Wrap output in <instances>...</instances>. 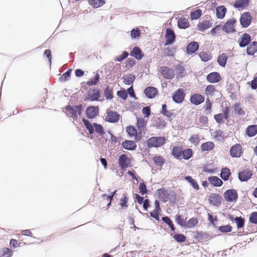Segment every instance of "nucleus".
Returning a JSON list of instances; mask_svg holds the SVG:
<instances>
[{"label":"nucleus","mask_w":257,"mask_h":257,"mask_svg":"<svg viewBox=\"0 0 257 257\" xmlns=\"http://www.w3.org/2000/svg\"><path fill=\"white\" fill-rule=\"evenodd\" d=\"M82 120L90 134H93L94 131L101 136L104 134L103 127L100 124L95 123L92 124L90 123L88 120L84 118H83Z\"/></svg>","instance_id":"nucleus-1"},{"label":"nucleus","mask_w":257,"mask_h":257,"mask_svg":"<svg viewBox=\"0 0 257 257\" xmlns=\"http://www.w3.org/2000/svg\"><path fill=\"white\" fill-rule=\"evenodd\" d=\"M166 142V139L162 137H154L150 138L147 142L149 147L158 148L161 147Z\"/></svg>","instance_id":"nucleus-2"},{"label":"nucleus","mask_w":257,"mask_h":257,"mask_svg":"<svg viewBox=\"0 0 257 257\" xmlns=\"http://www.w3.org/2000/svg\"><path fill=\"white\" fill-rule=\"evenodd\" d=\"M81 108V105L75 106L74 107L69 106L66 108L68 114H71V116L74 118H77L78 115L80 114Z\"/></svg>","instance_id":"nucleus-3"},{"label":"nucleus","mask_w":257,"mask_h":257,"mask_svg":"<svg viewBox=\"0 0 257 257\" xmlns=\"http://www.w3.org/2000/svg\"><path fill=\"white\" fill-rule=\"evenodd\" d=\"M160 72L164 78L168 79H171L174 77V71L167 67L163 66L160 68Z\"/></svg>","instance_id":"nucleus-4"},{"label":"nucleus","mask_w":257,"mask_h":257,"mask_svg":"<svg viewBox=\"0 0 257 257\" xmlns=\"http://www.w3.org/2000/svg\"><path fill=\"white\" fill-rule=\"evenodd\" d=\"M251 19V15L249 13H243L240 18L241 25L244 28L247 27L250 23Z\"/></svg>","instance_id":"nucleus-5"},{"label":"nucleus","mask_w":257,"mask_h":257,"mask_svg":"<svg viewBox=\"0 0 257 257\" xmlns=\"http://www.w3.org/2000/svg\"><path fill=\"white\" fill-rule=\"evenodd\" d=\"M185 97L184 90L182 88L178 89L173 96V100L176 103H181Z\"/></svg>","instance_id":"nucleus-6"},{"label":"nucleus","mask_w":257,"mask_h":257,"mask_svg":"<svg viewBox=\"0 0 257 257\" xmlns=\"http://www.w3.org/2000/svg\"><path fill=\"white\" fill-rule=\"evenodd\" d=\"M105 119L107 121L114 123L119 120V115L115 112L108 111Z\"/></svg>","instance_id":"nucleus-7"},{"label":"nucleus","mask_w":257,"mask_h":257,"mask_svg":"<svg viewBox=\"0 0 257 257\" xmlns=\"http://www.w3.org/2000/svg\"><path fill=\"white\" fill-rule=\"evenodd\" d=\"M225 200L227 201L232 202L237 197V194L234 190H228L224 194Z\"/></svg>","instance_id":"nucleus-8"},{"label":"nucleus","mask_w":257,"mask_h":257,"mask_svg":"<svg viewBox=\"0 0 257 257\" xmlns=\"http://www.w3.org/2000/svg\"><path fill=\"white\" fill-rule=\"evenodd\" d=\"M166 43L165 45L173 44L175 39V35L174 32L171 29H167L166 33Z\"/></svg>","instance_id":"nucleus-9"},{"label":"nucleus","mask_w":257,"mask_h":257,"mask_svg":"<svg viewBox=\"0 0 257 257\" xmlns=\"http://www.w3.org/2000/svg\"><path fill=\"white\" fill-rule=\"evenodd\" d=\"M130 163V160L126 155L123 154L119 156L118 164L122 169H126Z\"/></svg>","instance_id":"nucleus-10"},{"label":"nucleus","mask_w":257,"mask_h":257,"mask_svg":"<svg viewBox=\"0 0 257 257\" xmlns=\"http://www.w3.org/2000/svg\"><path fill=\"white\" fill-rule=\"evenodd\" d=\"M98 108L97 106H89L86 109V114L88 118H93L98 114Z\"/></svg>","instance_id":"nucleus-11"},{"label":"nucleus","mask_w":257,"mask_h":257,"mask_svg":"<svg viewBox=\"0 0 257 257\" xmlns=\"http://www.w3.org/2000/svg\"><path fill=\"white\" fill-rule=\"evenodd\" d=\"M235 20L233 19L229 20L224 25L223 27V31L227 33H229L234 31V24Z\"/></svg>","instance_id":"nucleus-12"},{"label":"nucleus","mask_w":257,"mask_h":257,"mask_svg":"<svg viewBox=\"0 0 257 257\" xmlns=\"http://www.w3.org/2000/svg\"><path fill=\"white\" fill-rule=\"evenodd\" d=\"M241 147L240 145L233 146L230 150V155L233 157H239L240 156Z\"/></svg>","instance_id":"nucleus-13"},{"label":"nucleus","mask_w":257,"mask_h":257,"mask_svg":"<svg viewBox=\"0 0 257 257\" xmlns=\"http://www.w3.org/2000/svg\"><path fill=\"white\" fill-rule=\"evenodd\" d=\"M156 194L158 198L164 202H166L168 200L169 194L165 189L163 188L158 189Z\"/></svg>","instance_id":"nucleus-14"},{"label":"nucleus","mask_w":257,"mask_h":257,"mask_svg":"<svg viewBox=\"0 0 257 257\" xmlns=\"http://www.w3.org/2000/svg\"><path fill=\"white\" fill-rule=\"evenodd\" d=\"M146 95L149 98L155 97L157 93V89L154 87H148L144 91Z\"/></svg>","instance_id":"nucleus-15"},{"label":"nucleus","mask_w":257,"mask_h":257,"mask_svg":"<svg viewBox=\"0 0 257 257\" xmlns=\"http://www.w3.org/2000/svg\"><path fill=\"white\" fill-rule=\"evenodd\" d=\"M220 76L217 72H212L207 76V80L211 83H216L220 80Z\"/></svg>","instance_id":"nucleus-16"},{"label":"nucleus","mask_w":257,"mask_h":257,"mask_svg":"<svg viewBox=\"0 0 257 257\" xmlns=\"http://www.w3.org/2000/svg\"><path fill=\"white\" fill-rule=\"evenodd\" d=\"M204 100V97L200 94L193 95L190 98V101L195 105H198Z\"/></svg>","instance_id":"nucleus-17"},{"label":"nucleus","mask_w":257,"mask_h":257,"mask_svg":"<svg viewBox=\"0 0 257 257\" xmlns=\"http://www.w3.org/2000/svg\"><path fill=\"white\" fill-rule=\"evenodd\" d=\"M251 175L250 171L245 170L239 173L238 178L241 181H245L249 179Z\"/></svg>","instance_id":"nucleus-18"},{"label":"nucleus","mask_w":257,"mask_h":257,"mask_svg":"<svg viewBox=\"0 0 257 257\" xmlns=\"http://www.w3.org/2000/svg\"><path fill=\"white\" fill-rule=\"evenodd\" d=\"M250 41V37L247 34H244L239 40V46L241 47L246 46Z\"/></svg>","instance_id":"nucleus-19"},{"label":"nucleus","mask_w":257,"mask_h":257,"mask_svg":"<svg viewBox=\"0 0 257 257\" xmlns=\"http://www.w3.org/2000/svg\"><path fill=\"white\" fill-rule=\"evenodd\" d=\"M198 48L199 45L197 42H191L187 47V52L188 54H193L198 50Z\"/></svg>","instance_id":"nucleus-20"},{"label":"nucleus","mask_w":257,"mask_h":257,"mask_svg":"<svg viewBox=\"0 0 257 257\" xmlns=\"http://www.w3.org/2000/svg\"><path fill=\"white\" fill-rule=\"evenodd\" d=\"M210 202L214 206H218L221 203V197L218 195L212 194L209 197Z\"/></svg>","instance_id":"nucleus-21"},{"label":"nucleus","mask_w":257,"mask_h":257,"mask_svg":"<svg viewBox=\"0 0 257 257\" xmlns=\"http://www.w3.org/2000/svg\"><path fill=\"white\" fill-rule=\"evenodd\" d=\"M99 96V91L94 89L89 92L87 99H90L92 101H95L98 100Z\"/></svg>","instance_id":"nucleus-22"},{"label":"nucleus","mask_w":257,"mask_h":257,"mask_svg":"<svg viewBox=\"0 0 257 257\" xmlns=\"http://www.w3.org/2000/svg\"><path fill=\"white\" fill-rule=\"evenodd\" d=\"M123 147L128 150H134L136 148V145L133 141H126L122 143Z\"/></svg>","instance_id":"nucleus-23"},{"label":"nucleus","mask_w":257,"mask_h":257,"mask_svg":"<svg viewBox=\"0 0 257 257\" xmlns=\"http://www.w3.org/2000/svg\"><path fill=\"white\" fill-rule=\"evenodd\" d=\"M216 16L219 19H222L224 17L226 12V9L224 6H219L216 9Z\"/></svg>","instance_id":"nucleus-24"},{"label":"nucleus","mask_w":257,"mask_h":257,"mask_svg":"<svg viewBox=\"0 0 257 257\" xmlns=\"http://www.w3.org/2000/svg\"><path fill=\"white\" fill-rule=\"evenodd\" d=\"M209 182L215 186H220L222 184L221 179L216 176H212L208 178Z\"/></svg>","instance_id":"nucleus-25"},{"label":"nucleus","mask_w":257,"mask_h":257,"mask_svg":"<svg viewBox=\"0 0 257 257\" xmlns=\"http://www.w3.org/2000/svg\"><path fill=\"white\" fill-rule=\"evenodd\" d=\"M257 51V42H253L247 48L246 52L248 55H252Z\"/></svg>","instance_id":"nucleus-26"},{"label":"nucleus","mask_w":257,"mask_h":257,"mask_svg":"<svg viewBox=\"0 0 257 257\" xmlns=\"http://www.w3.org/2000/svg\"><path fill=\"white\" fill-rule=\"evenodd\" d=\"M131 55L138 59H141L143 57L141 50L138 47L134 48Z\"/></svg>","instance_id":"nucleus-27"},{"label":"nucleus","mask_w":257,"mask_h":257,"mask_svg":"<svg viewBox=\"0 0 257 257\" xmlns=\"http://www.w3.org/2000/svg\"><path fill=\"white\" fill-rule=\"evenodd\" d=\"M178 26L180 29H186L189 26V22L186 18L180 19L178 20Z\"/></svg>","instance_id":"nucleus-28"},{"label":"nucleus","mask_w":257,"mask_h":257,"mask_svg":"<svg viewBox=\"0 0 257 257\" xmlns=\"http://www.w3.org/2000/svg\"><path fill=\"white\" fill-rule=\"evenodd\" d=\"M246 133L249 137H253L255 136L257 133V125H252L248 126Z\"/></svg>","instance_id":"nucleus-29"},{"label":"nucleus","mask_w":257,"mask_h":257,"mask_svg":"<svg viewBox=\"0 0 257 257\" xmlns=\"http://www.w3.org/2000/svg\"><path fill=\"white\" fill-rule=\"evenodd\" d=\"M248 3V0H236L234 4V7L243 9L247 5Z\"/></svg>","instance_id":"nucleus-30"},{"label":"nucleus","mask_w":257,"mask_h":257,"mask_svg":"<svg viewBox=\"0 0 257 257\" xmlns=\"http://www.w3.org/2000/svg\"><path fill=\"white\" fill-rule=\"evenodd\" d=\"M182 151L183 150L180 147H175L173 149L172 154L177 158L181 159L182 158Z\"/></svg>","instance_id":"nucleus-31"},{"label":"nucleus","mask_w":257,"mask_h":257,"mask_svg":"<svg viewBox=\"0 0 257 257\" xmlns=\"http://www.w3.org/2000/svg\"><path fill=\"white\" fill-rule=\"evenodd\" d=\"M211 26L210 23L208 21H205L202 23H199L198 25V30L200 31H203L205 29L210 28Z\"/></svg>","instance_id":"nucleus-32"},{"label":"nucleus","mask_w":257,"mask_h":257,"mask_svg":"<svg viewBox=\"0 0 257 257\" xmlns=\"http://www.w3.org/2000/svg\"><path fill=\"white\" fill-rule=\"evenodd\" d=\"M214 144L211 142H208L201 145V149L203 151H210L213 149Z\"/></svg>","instance_id":"nucleus-33"},{"label":"nucleus","mask_w":257,"mask_h":257,"mask_svg":"<svg viewBox=\"0 0 257 257\" xmlns=\"http://www.w3.org/2000/svg\"><path fill=\"white\" fill-rule=\"evenodd\" d=\"M89 4L95 8L100 7L104 3V0H88Z\"/></svg>","instance_id":"nucleus-34"},{"label":"nucleus","mask_w":257,"mask_h":257,"mask_svg":"<svg viewBox=\"0 0 257 257\" xmlns=\"http://www.w3.org/2000/svg\"><path fill=\"white\" fill-rule=\"evenodd\" d=\"M230 175V173L229 169L224 168L221 170L220 176L224 180H227Z\"/></svg>","instance_id":"nucleus-35"},{"label":"nucleus","mask_w":257,"mask_h":257,"mask_svg":"<svg viewBox=\"0 0 257 257\" xmlns=\"http://www.w3.org/2000/svg\"><path fill=\"white\" fill-rule=\"evenodd\" d=\"M135 76L132 74L126 75L124 77H123V82H124L125 84L128 85L131 84L135 80Z\"/></svg>","instance_id":"nucleus-36"},{"label":"nucleus","mask_w":257,"mask_h":257,"mask_svg":"<svg viewBox=\"0 0 257 257\" xmlns=\"http://www.w3.org/2000/svg\"><path fill=\"white\" fill-rule=\"evenodd\" d=\"M197 223V219L193 217L190 219L187 222L186 221L185 227L188 228H192L194 227Z\"/></svg>","instance_id":"nucleus-37"},{"label":"nucleus","mask_w":257,"mask_h":257,"mask_svg":"<svg viewBox=\"0 0 257 257\" xmlns=\"http://www.w3.org/2000/svg\"><path fill=\"white\" fill-rule=\"evenodd\" d=\"M227 59V57L225 53H222L219 56L218 58V63L221 66H225Z\"/></svg>","instance_id":"nucleus-38"},{"label":"nucleus","mask_w":257,"mask_h":257,"mask_svg":"<svg viewBox=\"0 0 257 257\" xmlns=\"http://www.w3.org/2000/svg\"><path fill=\"white\" fill-rule=\"evenodd\" d=\"M214 118L218 123H223L224 122V120L228 118L223 113L216 114L214 116Z\"/></svg>","instance_id":"nucleus-39"},{"label":"nucleus","mask_w":257,"mask_h":257,"mask_svg":"<svg viewBox=\"0 0 257 257\" xmlns=\"http://www.w3.org/2000/svg\"><path fill=\"white\" fill-rule=\"evenodd\" d=\"M147 121L143 118H139L137 119V125L139 129L144 130L147 124Z\"/></svg>","instance_id":"nucleus-40"},{"label":"nucleus","mask_w":257,"mask_h":257,"mask_svg":"<svg viewBox=\"0 0 257 257\" xmlns=\"http://www.w3.org/2000/svg\"><path fill=\"white\" fill-rule=\"evenodd\" d=\"M99 75L98 73H97L94 75V76L93 78L91 79L89 81H88L87 82V84L89 86L96 85L99 82Z\"/></svg>","instance_id":"nucleus-41"},{"label":"nucleus","mask_w":257,"mask_h":257,"mask_svg":"<svg viewBox=\"0 0 257 257\" xmlns=\"http://www.w3.org/2000/svg\"><path fill=\"white\" fill-rule=\"evenodd\" d=\"M126 131L130 137H135L136 138L137 135V131L134 127L130 126L126 128Z\"/></svg>","instance_id":"nucleus-42"},{"label":"nucleus","mask_w":257,"mask_h":257,"mask_svg":"<svg viewBox=\"0 0 257 257\" xmlns=\"http://www.w3.org/2000/svg\"><path fill=\"white\" fill-rule=\"evenodd\" d=\"M192 155V150L190 149L185 150L182 151V159L187 160L190 159Z\"/></svg>","instance_id":"nucleus-43"},{"label":"nucleus","mask_w":257,"mask_h":257,"mask_svg":"<svg viewBox=\"0 0 257 257\" xmlns=\"http://www.w3.org/2000/svg\"><path fill=\"white\" fill-rule=\"evenodd\" d=\"M201 60L204 62L208 61L211 59V56L205 52H202L199 54Z\"/></svg>","instance_id":"nucleus-44"},{"label":"nucleus","mask_w":257,"mask_h":257,"mask_svg":"<svg viewBox=\"0 0 257 257\" xmlns=\"http://www.w3.org/2000/svg\"><path fill=\"white\" fill-rule=\"evenodd\" d=\"M202 14L201 10H197L194 12H191L190 17L192 20H196L198 19Z\"/></svg>","instance_id":"nucleus-45"},{"label":"nucleus","mask_w":257,"mask_h":257,"mask_svg":"<svg viewBox=\"0 0 257 257\" xmlns=\"http://www.w3.org/2000/svg\"><path fill=\"white\" fill-rule=\"evenodd\" d=\"M141 35V32L138 28L133 29L131 31V36L132 39H136L137 37H139Z\"/></svg>","instance_id":"nucleus-46"},{"label":"nucleus","mask_w":257,"mask_h":257,"mask_svg":"<svg viewBox=\"0 0 257 257\" xmlns=\"http://www.w3.org/2000/svg\"><path fill=\"white\" fill-rule=\"evenodd\" d=\"M175 220L176 222L180 226L185 227L186 220L184 219H182L180 215H176L175 217Z\"/></svg>","instance_id":"nucleus-47"},{"label":"nucleus","mask_w":257,"mask_h":257,"mask_svg":"<svg viewBox=\"0 0 257 257\" xmlns=\"http://www.w3.org/2000/svg\"><path fill=\"white\" fill-rule=\"evenodd\" d=\"M111 91V88L109 86H107L105 88L104 91V94L106 99H111L112 98Z\"/></svg>","instance_id":"nucleus-48"},{"label":"nucleus","mask_w":257,"mask_h":257,"mask_svg":"<svg viewBox=\"0 0 257 257\" xmlns=\"http://www.w3.org/2000/svg\"><path fill=\"white\" fill-rule=\"evenodd\" d=\"M234 111L238 115H243L244 114V110L242 109L240 105L238 104H236L234 105Z\"/></svg>","instance_id":"nucleus-49"},{"label":"nucleus","mask_w":257,"mask_h":257,"mask_svg":"<svg viewBox=\"0 0 257 257\" xmlns=\"http://www.w3.org/2000/svg\"><path fill=\"white\" fill-rule=\"evenodd\" d=\"M162 220L163 221H164L166 223L169 225V226L171 227V229L172 230H175V228L174 227L173 224L172 222V221L170 219V218L167 216L163 217Z\"/></svg>","instance_id":"nucleus-50"},{"label":"nucleus","mask_w":257,"mask_h":257,"mask_svg":"<svg viewBox=\"0 0 257 257\" xmlns=\"http://www.w3.org/2000/svg\"><path fill=\"white\" fill-rule=\"evenodd\" d=\"M176 69L177 72L178 73V75H179V77H182L185 75V70L183 66L179 65L177 67Z\"/></svg>","instance_id":"nucleus-51"},{"label":"nucleus","mask_w":257,"mask_h":257,"mask_svg":"<svg viewBox=\"0 0 257 257\" xmlns=\"http://www.w3.org/2000/svg\"><path fill=\"white\" fill-rule=\"evenodd\" d=\"M153 160L154 161V163L158 166H161L163 163V159L162 157L160 156H156L154 157Z\"/></svg>","instance_id":"nucleus-52"},{"label":"nucleus","mask_w":257,"mask_h":257,"mask_svg":"<svg viewBox=\"0 0 257 257\" xmlns=\"http://www.w3.org/2000/svg\"><path fill=\"white\" fill-rule=\"evenodd\" d=\"M249 220L251 222L257 224V212H252L250 216Z\"/></svg>","instance_id":"nucleus-53"},{"label":"nucleus","mask_w":257,"mask_h":257,"mask_svg":"<svg viewBox=\"0 0 257 257\" xmlns=\"http://www.w3.org/2000/svg\"><path fill=\"white\" fill-rule=\"evenodd\" d=\"M219 229L222 232H228L231 231V227L229 225H225L219 227Z\"/></svg>","instance_id":"nucleus-54"},{"label":"nucleus","mask_w":257,"mask_h":257,"mask_svg":"<svg viewBox=\"0 0 257 257\" xmlns=\"http://www.w3.org/2000/svg\"><path fill=\"white\" fill-rule=\"evenodd\" d=\"M174 238L178 242H183L185 241V237L183 234H175Z\"/></svg>","instance_id":"nucleus-55"},{"label":"nucleus","mask_w":257,"mask_h":257,"mask_svg":"<svg viewBox=\"0 0 257 257\" xmlns=\"http://www.w3.org/2000/svg\"><path fill=\"white\" fill-rule=\"evenodd\" d=\"M235 221L238 228L243 227L244 225V220L242 218L237 217L235 218Z\"/></svg>","instance_id":"nucleus-56"},{"label":"nucleus","mask_w":257,"mask_h":257,"mask_svg":"<svg viewBox=\"0 0 257 257\" xmlns=\"http://www.w3.org/2000/svg\"><path fill=\"white\" fill-rule=\"evenodd\" d=\"M205 91L207 94L212 95L213 93L215 91V90L214 86L209 85L206 88Z\"/></svg>","instance_id":"nucleus-57"},{"label":"nucleus","mask_w":257,"mask_h":257,"mask_svg":"<svg viewBox=\"0 0 257 257\" xmlns=\"http://www.w3.org/2000/svg\"><path fill=\"white\" fill-rule=\"evenodd\" d=\"M117 94L120 98L125 100L127 96V92L124 90H120L117 91Z\"/></svg>","instance_id":"nucleus-58"},{"label":"nucleus","mask_w":257,"mask_h":257,"mask_svg":"<svg viewBox=\"0 0 257 257\" xmlns=\"http://www.w3.org/2000/svg\"><path fill=\"white\" fill-rule=\"evenodd\" d=\"M140 193L142 195H144L147 192L146 186L144 183H140L139 186Z\"/></svg>","instance_id":"nucleus-59"},{"label":"nucleus","mask_w":257,"mask_h":257,"mask_svg":"<svg viewBox=\"0 0 257 257\" xmlns=\"http://www.w3.org/2000/svg\"><path fill=\"white\" fill-rule=\"evenodd\" d=\"M71 70L67 71L66 72L64 73L62 76L60 77V79L63 81H65L70 76Z\"/></svg>","instance_id":"nucleus-60"},{"label":"nucleus","mask_w":257,"mask_h":257,"mask_svg":"<svg viewBox=\"0 0 257 257\" xmlns=\"http://www.w3.org/2000/svg\"><path fill=\"white\" fill-rule=\"evenodd\" d=\"M212 104L209 99H207L206 101V113H209L211 112V107Z\"/></svg>","instance_id":"nucleus-61"},{"label":"nucleus","mask_w":257,"mask_h":257,"mask_svg":"<svg viewBox=\"0 0 257 257\" xmlns=\"http://www.w3.org/2000/svg\"><path fill=\"white\" fill-rule=\"evenodd\" d=\"M12 255V251L8 248L4 249V257H10Z\"/></svg>","instance_id":"nucleus-62"},{"label":"nucleus","mask_w":257,"mask_h":257,"mask_svg":"<svg viewBox=\"0 0 257 257\" xmlns=\"http://www.w3.org/2000/svg\"><path fill=\"white\" fill-rule=\"evenodd\" d=\"M128 55V54L127 52H123V53L121 55H120L117 57L116 60L118 61H121L122 60H123L124 59H125V58H126L127 57Z\"/></svg>","instance_id":"nucleus-63"},{"label":"nucleus","mask_w":257,"mask_h":257,"mask_svg":"<svg viewBox=\"0 0 257 257\" xmlns=\"http://www.w3.org/2000/svg\"><path fill=\"white\" fill-rule=\"evenodd\" d=\"M203 171L209 173H213L214 172L213 170L211 168V165H208L203 168Z\"/></svg>","instance_id":"nucleus-64"}]
</instances>
